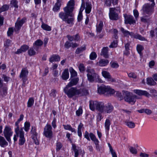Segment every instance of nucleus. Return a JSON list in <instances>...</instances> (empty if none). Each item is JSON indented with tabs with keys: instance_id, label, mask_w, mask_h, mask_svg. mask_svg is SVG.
I'll return each mask as SVG.
<instances>
[{
	"instance_id": "nucleus-28",
	"label": "nucleus",
	"mask_w": 157,
	"mask_h": 157,
	"mask_svg": "<svg viewBox=\"0 0 157 157\" xmlns=\"http://www.w3.org/2000/svg\"><path fill=\"white\" fill-rule=\"evenodd\" d=\"M98 102L97 101H91L90 102V109L92 110H94L95 108H96V104H97Z\"/></svg>"
},
{
	"instance_id": "nucleus-33",
	"label": "nucleus",
	"mask_w": 157,
	"mask_h": 157,
	"mask_svg": "<svg viewBox=\"0 0 157 157\" xmlns=\"http://www.w3.org/2000/svg\"><path fill=\"white\" fill-rule=\"evenodd\" d=\"M103 26V22L102 21H100L99 25L96 26V31L97 33H100L101 32Z\"/></svg>"
},
{
	"instance_id": "nucleus-24",
	"label": "nucleus",
	"mask_w": 157,
	"mask_h": 157,
	"mask_svg": "<svg viewBox=\"0 0 157 157\" xmlns=\"http://www.w3.org/2000/svg\"><path fill=\"white\" fill-rule=\"evenodd\" d=\"M63 79L67 80L69 77V73L68 69H65L63 72L61 76Z\"/></svg>"
},
{
	"instance_id": "nucleus-1",
	"label": "nucleus",
	"mask_w": 157,
	"mask_h": 157,
	"mask_svg": "<svg viewBox=\"0 0 157 157\" xmlns=\"http://www.w3.org/2000/svg\"><path fill=\"white\" fill-rule=\"evenodd\" d=\"M98 92L100 94H104L107 96L113 95L115 92L114 90L111 88L110 86L102 85L98 88Z\"/></svg>"
},
{
	"instance_id": "nucleus-43",
	"label": "nucleus",
	"mask_w": 157,
	"mask_h": 157,
	"mask_svg": "<svg viewBox=\"0 0 157 157\" xmlns=\"http://www.w3.org/2000/svg\"><path fill=\"white\" fill-rule=\"evenodd\" d=\"M89 136H90L91 140L93 141L94 143L99 141L96 138L95 135L92 133H90L89 134Z\"/></svg>"
},
{
	"instance_id": "nucleus-34",
	"label": "nucleus",
	"mask_w": 157,
	"mask_h": 157,
	"mask_svg": "<svg viewBox=\"0 0 157 157\" xmlns=\"http://www.w3.org/2000/svg\"><path fill=\"white\" fill-rule=\"evenodd\" d=\"M34 98H29L27 102V107H31L33 106L34 103Z\"/></svg>"
},
{
	"instance_id": "nucleus-32",
	"label": "nucleus",
	"mask_w": 157,
	"mask_h": 157,
	"mask_svg": "<svg viewBox=\"0 0 157 157\" xmlns=\"http://www.w3.org/2000/svg\"><path fill=\"white\" fill-rule=\"evenodd\" d=\"M86 49L85 45H83V46L81 47L78 48L75 51V53L76 54H78L85 50Z\"/></svg>"
},
{
	"instance_id": "nucleus-23",
	"label": "nucleus",
	"mask_w": 157,
	"mask_h": 157,
	"mask_svg": "<svg viewBox=\"0 0 157 157\" xmlns=\"http://www.w3.org/2000/svg\"><path fill=\"white\" fill-rule=\"evenodd\" d=\"M8 145V143L6 141L5 138L0 136V146L1 147H4Z\"/></svg>"
},
{
	"instance_id": "nucleus-21",
	"label": "nucleus",
	"mask_w": 157,
	"mask_h": 157,
	"mask_svg": "<svg viewBox=\"0 0 157 157\" xmlns=\"http://www.w3.org/2000/svg\"><path fill=\"white\" fill-rule=\"evenodd\" d=\"M109 48L107 47H103L101 52V55L103 56V57L106 58H108L109 57L108 54Z\"/></svg>"
},
{
	"instance_id": "nucleus-62",
	"label": "nucleus",
	"mask_w": 157,
	"mask_h": 157,
	"mask_svg": "<svg viewBox=\"0 0 157 157\" xmlns=\"http://www.w3.org/2000/svg\"><path fill=\"white\" fill-rule=\"evenodd\" d=\"M117 40L114 41L112 42L109 46V47L110 48H113L116 47L117 45Z\"/></svg>"
},
{
	"instance_id": "nucleus-39",
	"label": "nucleus",
	"mask_w": 157,
	"mask_h": 157,
	"mask_svg": "<svg viewBox=\"0 0 157 157\" xmlns=\"http://www.w3.org/2000/svg\"><path fill=\"white\" fill-rule=\"evenodd\" d=\"M69 71L71 73V78H73L77 76V73L76 72L72 67H70L69 68Z\"/></svg>"
},
{
	"instance_id": "nucleus-48",
	"label": "nucleus",
	"mask_w": 157,
	"mask_h": 157,
	"mask_svg": "<svg viewBox=\"0 0 157 157\" xmlns=\"http://www.w3.org/2000/svg\"><path fill=\"white\" fill-rule=\"evenodd\" d=\"M129 149L130 151L132 154H136L137 153V150L135 147L130 146L129 147Z\"/></svg>"
},
{
	"instance_id": "nucleus-30",
	"label": "nucleus",
	"mask_w": 157,
	"mask_h": 157,
	"mask_svg": "<svg viewBox=\"0 0 157 157\" xmlns=\"http://www.w3.org/2000/svg\"><path fill=\"white\" fill-rule=\"evenodd\" d=\"M7 88L6 87H3L0 90V94L2 96V97L5 96L7 94Z\"/></svg>"
},
{
	"instance_id": "nucleus-53",
	"label": "nucleus",
	"mask_w": 157,
	"mask_h": 157,
	"mask_svg": "<svg viewBox=\"0 0 157 157\" xmlns=\"http://www.w3.org/2000/svg\"><path fill=\"white\" fill-rule=\"evenodd\" d=\"M97 55L95 52H93L90 56V58L91 60H94L97 57Z\"/></svg>"
},
{
	"instance_id": "nucleus-51",
	"label": "nucleus",
	"mask_w": 157,
	"mask_h": 157,
	"mask_svg": "<svg viewBox=\"0 0 157 157\" xmlns=\"http://www.w3.org/2000/svg\"><path fill=\"white\" fill-rule=\"evenodd\" d=\"M135 39H138L142 41H145L147 40L145 37L137 33L136 34V36Z\"/></svg>"
},
{
	"instance_id": "nucleus-18",
	"label": "nucleus",
	"mask_w": 157,
	"mask_h": 157,
	"mask_svg": "<svg viewBox=\"0 0 157 157\" xmlns=\"http://www.w3.org/2000/svg\"><path fill=\"white\" fill-rule=\"evenodd\" d=\"M109 15L110 19L112 20H117L118 18V14L114 10H110Z\"/></svg>"
},
{
	"instance_id": "nucleus-37",
	"label": "nucleus",
	"mask_w": 157,
	"mask_h": 157,
	"mask_svg": "<svg viewBox=\"0 0 157 157\" xmlns=\"http://www.w3.org/2000/svg\"><path fill=\"white\" fill-rule=\"evenodd\" d=\"M41 27L44 30L47 31H50L51 30V27L44 23L42 24Z\"/></svg>"
},
{
	"instance_id": "nucleus-47",
	"label": "nucleus",
	"mask_w": 157,
	"mask_h": 157,
	"mask_svg": "<svg viewBox=\"0 0 157 157\" xmlns=\"http://www.w3.org/2000/svg\"><path fill=\"white\" fill-rule=\"evenodd\" d=\"M30 127V124L29 122H25L24 124V130L25 131L28 132Z\"/></svg>"
},
{
	"instance_id": "nucleus-45",
	"label": "nucleus",
	"mask_w": 157,
	"mask_h": 157,
	"mask_svg": "<svg viewBox=\"0 0 157 157\" xmlns=\"http://www.w3.org/2000/svg\"><path fill=\"white\" fill-rule=\"evenodd\" d=\"M44 133L45 136L47 138H51L52 137V131L44 132Z\"/></svg>"
},
{
	"instance_id": "nucleus-61",
	"label": "nucleus",
	"mask_w": 157,
	"mask_h": 157,
	"mask_svg": "<svg viewBox=\"0 0 157 157\" xmlns=\"http://www.w3.org/2000/svg\"><path fill=\"white\" fill-rule=\"evenodd\" d=\"M37 136H31L34 142L36 145H38L39 144V141L37 137Z\"/></svg>"
},
{
	"instance_id": "nucleus-9",
	"label": "nucleus",
	"mask_w": 157,
	"mask_h": 157,
	"mask_svg": "<svg viewBox=\"0 0 157 157\" xmlns=\"http://www.w3.org/2000/svg\"><path fill=\"white\" fill-rule=\"evenodd\" d=\"M71 10L70 13L69 15L67 16V17L66 18V20L64 21L68 24H71L73 25L74 24V14L72 13Z\"/></svg>"
},
{
	"instance_id": "nucleus-36",
	"label": "nucleus",
	"mask_w": 157,
	"mask_h": 157,
	"mask_svg": "<svg viewBox=\"0 0 157 157\" xmlns=\"http://www.w3.org/2000/svg\"><path fill=\"white\" fill-rule=\"evenodd\" d=\"M108 146L109 148L110 151L112 155V157H117L115 151L113 150L112 148V147L109 143L108 144Z\"/></svg>"
},
{
	"instance_id": "nucleus-35",
	"label": "nucleus",
	"mask_w": 157,
	"mask_h": 157,
	"mask_svg": "<svg viewBox=\"0 0 157 157\" xmlns=\"http://www.w3.org/2000/svg\"><path fill=\"white\" fill-rule=\"evenodd\" d=\"M115 93V96L118 98H120V100H123L124 98V95L123 94V95H122L121 93L119 91H115L114 94Z\"/></svg>"
},
{
	"instance_id": "nucleus-60",
	"label": "nucleus",
	"mask_w": 157,
	"mask_h": 157,
	"mask_svg": "<svg viewBox=\"0 0 157 157\" xmlns=\"http://www.w3.org/2000/svg\"><path fill=\"white\" fill-rule=\"evenodd\" d=\"M56 90H55L52 89L51 90L50 96L53 98H55L56 97Z\"/></svg>"
},
{
	"instance_id": "nucleus-64",
	"label": "nucleus",
	"mask_w": 157,
	"mask_h": 157,
	"mask_svg": "<svg viewBox=\"0 0 157 157\" xmlns=\"http://www.w3.org/2000/svg\"><path fill=\"white\" fill-rule=\"evenodd\" d=\"M13 32V30L12 28H10L7 31V34L8 36H10L12 35Z\"/></svg>"
},
{
	"instance_id": "nucleus-38",
	"label": "nucleus",
	"mask_w": 157,
	"mask_h": 157,
	"mask_svg": "<svg viewBox=\"0 0 157 157\" xmlns=\"http://www.w3.org/2000/svg\"><path fill=\"white\" fill-rule=\"evenodd\" d=\"M28 55L30 56H32L36 54V52L33 47L31 48L28 51Z\"/></svg>"
},
{
	"instance_id": "nucleus-22",
	"label": "nucleus",
	"mask_w": 157,
	"mask_h": 157,
	"mask_svg": "<svg viewBox=\"0 0 157 157\" xmlns=\"http://www.w3.org/2000/svg\"><path fill=\"white\" fill-rule=\"evenodd\" d=\"M60 59V57L58 55H53L49 58V61L51 63L54 62H58Z\"/></svg>"
},
{
	"instance_id": "nucleus-42",
	"label": "nucleus",
	"mask_w": 157,
	"mask_h": 157,
	"mask_svg": "<svg viewBox=\"0 0 157 157\" xmlns=\"http://www.w3.org/2000/svg\"><path fill=\"white\" fill-rule=\"evenodd\" d=\"M31 133L32 134V136H37L38 134L36 132V128L34 126H32L31 130Z\"/></svg>"
},
{
	"instance_id": "nucleus-58",
	"label": "nucleus",
	"mask_w": 157,
	"mask_h": 157,
	"mask_svg": "<svg viewBox=\"0 0 157 157\" xmlns=\"http://www.w3.org/2000/svg\"><path fill=\"white\" fill-rule=\"evenodd\" d=\"M17 2L16 0H12L11 1V4L13 6L16 8H17L18 7L17 4Z\"/></svg>"
},
{
	"instance_id": "nucleus-59",
	"label": "nucleus",
	"mask_w": 157,
	"mask_h": 157,
	"mask_svg": "<svg viewBox=\"0 0 157 157\" xmlns=\"http://www.w3.org/2000/svg\"><path fill=\"white\" fill-rule=\"evenodd\" d=\"M82 113V110L81 107H80L77 110L76 112V115L78 116H80Z\"/></svg>"
},
{
	"instance_id": "nucleus-14",
	"label": "nucleus",
	"mask_w": 157,
	"mask_h": 157,
	"mask_svg": "<svg viewBox=\"0 0 157 157\" xmlns=\"http://www.w3.org/2000/svg\"><path fill=\"white\" fill-rule=\"evenodd\" d=\"M109 60L105 59H101L96 64L100 67H105L108 65Z\"/></svg>"
},
{
	"instance_id": "nucleus-46",
	"label": "nucleus",
	"mask_w": 157,
	"mask_h": 157,
	"mask_svg": "<svg viewBox=\"0 0 157 157\" xmlns=\"http://www.w3.org/2000/svg\"><path fill=\"white\" fill-rule=\"evenodd\" d=\"M102 74L103 76L106 79L110 75L109 72L105 71H102Z\"/></svg>"
},
{
	"instance_id": "nucleus-25",
	"label": "nucleus",
	"mask_w": 157,
	"mask_h": 157,
	"mask_svg": "<svg viewBox=\"0 0 157 157\" xmlns=\"http://www.w3.org/2000/svg\"><path fill=\"white\" fill-rule=\"evenodd\" d=\"M72 150H73L75 153V157H78L79 155L78 147H77L76 145L74 144H72Z\"/></svg>"
},
{
	"instance_id": "nucleus-57",
	"label": "nucleus",
	"mask_w": 157,
	"mask_h": 157,
	"mask_svg": "<svg viewBox=\"0 0 157 157\" xmlns=\"http://www.w3.org/2000/svg\"><path fill=\"white\" fill-rule=\"evenodd\" d=\"M83 10H79V14L78 16V22L80 21L82 18V11Z\"/></svg>"
},
{
	"instance_id": "nucleus-26",
	"label": "nucleus",
	"mask_w": 157,
	"mask_h": 157,
	"mask_svg": "<svg viewBox=\"0 0 157 157\" xmlns=\"http://www.w3.org/2000/svg\"><path fill=\"white\" fill-rule=\"evenodd\" d=\"M19 140L18 144L20 145H23L25 141V139L24 137V135L23 133L20 134L19 135Z\"/></svg>"
},
{
	"instance_id": "nucleus-41",
	"label": "nucleus",
	"mask_w": 157,
	"mask_h": 157,
	"mask_svg": "<svg viewBox=\"0 0 157 157\" xmlns=\"http://www.w3.org/2000/svg\"><path fill=\"white\" fill-rule=\"evenodd\" d=\"M150 34L152 37L156 36L157 38V28L153 30H151L150 32Z\"/></svg>"
},
{
	"instance_id": "nucleus-2",
	"label": "nucleus",
	"mask_w": 157,
	"mask_h": 157,
	"mask_svg": "<svg viewBox=\"0 0 157 157\" xmlns=\"http://www.w3.org/2000/svg\"><path fill=\"white\" fill-rule=\"evenodd\" d=\"M122 94L124 95V100L125 101L132 104H134L136 101V99H139V98L136 95H133L131 93L123 91Z\"/></svg>"
},
{
	"instance_id": "nucleus-19",
	"label": "nucleus",
	"mask_w": 157,
	"mask_h": 157,
	"mask_svg": "<svg viewBox=\"0 0 157 157\" xmlns=\"http://www.w3.org/2000/svg\"><path fill=\"white\" fill-rule=\"evenodd\" d=\"M155 3H152L151 4L147 3L145 4L143 7V10H152L154 9L155 6Z\"/></svg>"
},
{
	"instance_id": "nucleus-20",
	"label": "nucleus",
	"mask_w": 157,
	"mask_h": 157,
	"mask_svg": "<svg viewBox=\"0 0 157 157\" xmlns=\"http://www.w3.org/2000/svg\"><path fill=\"white\" fill-rule=\"evenodd\" d=\"M79 80L78 78H74L71 79L70 82L66 86L67 87H70L76 85Z\"/></svg>"
},
{
	"instance_id": "nucleus-44",
	"label": "nucleus",
	"mask_w": 157,
	"mask_h": 157,
	"mask_svg": "<svg viewBox=\"0 0 157 157\" xmlns=\"http://www.w3.org/2000/svg\"><path fill=\"white\" fill-rule=\"evenodd\" d=\"M136 49L138 53L140 55H141V52L144 50V48L142 45L140 44H138L136 46Z\"/></svg>"
},
{
	"instance_id": "nucleus-17",
	"label": "nucleus",
	"mask_w": 157,
	"mask_h": 157,
	"mask_svg": "<svg viewBox=\"0 0 157 157\" xmlns=\"http://www.w3.org/2000/svg\"><path fill=\"white\" fill-rule=\"evenodd\" d=\"M96 104V109L101 113H103L105 106L104 103L102 102H98Z\"/></svg>"
},
{
	"instance_id": "nucleus-6",
	"label": "nucleus",
	"mask_w": 157,
	"mask_h": 157,
	"mask_svg": "<svg viewBox=\"0 0 157 157\" xmlns=\"http://www.w3.org/2000/svg\"><path fill=\"white\" fill-rule=\"evenodd\" d=\"M28 73L29 71L27 68H24L22 69L19 76V77L20 78H21L23 81V83L22 85L25 84V82L28 79L27 76Z\"/></svg>"
},
{
	"instance_id": "nucleus-54",
	"label": "nucleus",
	"mask_w": 157,
	"mask_h": 157,
	"mask_svg": "<svg viewBox=\"0 0 157 157\" xmlns=\"http://www.w3.org/2000/svg\"><path fill=\"white\" fill-rule=\"evenodd\" d=\"M43 44V41L40 40H37L35 41V42L33 44H35L36 45L39 46L40 47Z\"/></svg>"
},
{
	"instance_id": "nucleus-27",
	"label": "nucleus",
	"mask_w": 157,
	"mask_h": 157,
	"mask_svg": "<svg viewBox=\"0 0 157 157\" xmlns=\"http://www.w3.org/2000/svg\"><path fill=\"white\" fill-rule=\"evenodd\" d=\"M110 124L111 123L110 120L109 119H106L105 123V127L106 132L108 133L109 129Z\"/></svg>"
},
{
	"instance_id": "nucleus-55",
	"label": "nucleus",
	"mask_w": 157,
	"mask_h": 157,
	"mask_svg": "<svg viewBox=\"0 0 157 157\" xmlns=\"http://www.w3.org/2000/svg\"><path fill=\"white\" fill-rule=\"evenodd\" d=\"M62 144L60 142H57L56 144V150L59 151L62 147Z\"/></svg>"
},
{
	"instance_id": "nucleus-52",
	"label": "nucleus",
	"mask_w": 157,
	"mask_h": 157,
	"mask_svg": "<svg viewBox=\"0 0 157 157\" xmlns=\"http://www.w3.org/2000/svg\"><path fill=\"white\" fill-rule=\"evenodd\" d=\"M52 127L50 125L47 124L44 129V132L52 131Z\"/></svg>"
},
{
	"instance_id": "nucleus-5",
	"label": "nucleus",
	"mask_w": 157,
	"mask_h": 157,
	"mask_svg": "<svg viewBox=\"0 0 157 157\" xmlns=\"http://www.w3.org/2000/svg\"><path fill=\"white\" fill-rule=\"evenodd\" d=\"M13 133L12 129L10 127L5 126L3 131L4 136L9 143H11L10 137L12 135Z\"/></svg>"
},
{
	"instance_id": "nucleus-12",
	"label": "nucleus",
	"mask_w": 157,
	"mask_h": 157,
	"mask_svg": "<svg viewBox=\"0 0 157 157\" xmlns=\"http://www.w3.org/2000/svg\"><path fill=\"white\" fill-rule=\"evenodd\" d=\"M71 10H64V12H61L59 14V17L63 21L66 20L67 16L69 15L70 13Z\"/></svg>"
},
{
	"instance_id": "nucleus-40",
	"label": "nucleus",
	"mask_w": 157,
	"mask_h": 157,
	"mask_svg": "<svg viewBox=\"0 0 157 157\" xmlns=\"http://www.w3.org/2000/svg\"><path fill=\"white\" fill-rule=\"evenodd\" d=\"M86 71L88 72V74L93 75V76L96 77L97 75H98L94 71L93 69H91V68H88L87 69Z\"/></svg>"
},
{
	"instance_id": "nucleus-63",
	"label": "nucleus",
	"mask_w": 157,
	"mask_h": 157,
	"mask_svg": "<svg viewBox=\"0 0 157 157\" xmlns=\"http://www.w3.org/2000/svg\"><path fill=\"white\" fill-rule=\"evenodd\" d=\"M111 66L113 68H117L118 67L119 65L117 63L115 62H111L110 63Z\"/></svg>"
},
{
	"instance_id": "nucleus-7",
	"label": "nucleus",
	"mask_w": 157,
	"mask_h": 157,
	"mask_svg": "<svg viewBox=\"0 0 157 157\" xmlns=\"http://www.w3.org/2000/svg\"><path fill=\"white\" fill-rule=\"evenodd\" d=\"M124 18L125 24L131 25L136 23V21L134 19L133 16L126 14H124Z\"/></svg>"
},
{
	"instance_id": "nucleus-16",
	"label": "nucleus",
	"mask_w": 157,
	"mask_h": 157,
	"mask_svg": "<svg viewBox=\"0 0 157 157\" xmlns=\"http://www.w3.org/2000/svg\"><path fill=\"white\" fill-rule=\"evenodd\" d=\"M113 110V106L110 103H108L105 106L104 112L107 113H111Z\"/></svg>"
},
{
	"instance_id": "nucleus-31",
	"label": "nucleus",
	"mask_w": 157,
	"mask_h": 157,
	"mask_svg": "<svg viewBox=\"0 0 157 157\" xmlns=\"http://www.w3.org/2000/svg\"><path fill=\"white\" fill-rule=\"evenodd\" d=\"M147 84L150 85H154L156 84V82L154 81L153 78H147Z\"/></svg>"
},
{
	"instance_id": "nucleus-15",
	"label": "nucleus",
	"mask_w": 157,
	"mask_h": 157,
	"mask_svg": "<svg viewBox=\"0 0 157 157\" xmlns=\"http://www.w3.org/2000/svg\"><path fill=\"white\" fill-rule=\"evenodd\" d=\"M29 47L27 45L24 44L21 46L20 48L17 50V51L15 52V54H19L23 52H25L28 49Z\"/></svg>"
},
{
	"instance_id": "nucleus-49",
	"label": "nucleus",
	"mask_w": 157,
	"mask_h": 157,
	"mask_svg": "<svg viewBox=\"0 0 157 157\" xmlns=\"http://www.w3.org/2000/svg\"><path fill=\"white\" fill-rule=\"evenodd\" d=\"M126 123V125L129 128H133L135 127L134 123L132 121L127 122Z\"/></svg>"
},
{
	"instance_id": "nucleus-11",
	"label": "nucleus",
	"mask_w": 157,
	"mask_h": 157,
	"mask_svg": "<svg viewBox=\"0 0 157 157\" xmlns=\"http://www.w3.org/2000/svg\"><path fill=\"white\" fill-rule=\"evenodd\" d=\"M75 5V1L74 0H70L67 3V6L63 8V10H73Z\"/></svg>"
},
{
	"instance_id": "nucleus-8",
	"label": "nucleus",
	"mask_w": 157,
	"mask_h": 157,
	"mask_svg": "<svg viewBox=\"0 0 157 157\" xmlns=\"http://www.w3.org/2000/svg\"><path fill=\"white\" fill-rule=\"evenodd\" d=\"M82 0V4L80 10H91L92 6L91 2H86L85 3L84 0Z\"/></svg>"
},
{
	"instance_id": "nucleus-50",
	"label": "nucleus",
	"mask_w": 157,
	"mask_h": 157,
	"mask_svg": "<svg viewBox=\"0 0 157 157\" xmlns=\"http://www.w3.org/2000/svg\"><path fill=\"white\" fill-rule=\"evenodd\" d=\"M121 31L125 36H129V32L128 31L125 30L123 28H121Z\"/></svg>"
},
{
	"instance_id": "nucleus-56",
	"label": "nucleus",
	"mask_w": 157,
	"mask_h": 157,
	"mask_svg": "<svg viewBox=\"0 0 157 157\" xmlns=\"http://www.w3.org/2000/svg\"><path fill=\"white\" fill-rule=\"evenodd\" d=\"M88 79L90 82H93L94 81V76L93 75H90L89 74H87Z\"/></svg>"
},
{
	"instance_id": "nucleus-10",
	"label": "nucleus",
	"mask_w": 157,
	"mask_h": 157,
	"mask_svg": "<svg viewBox=\"0 0 157 157\" xmlns=\"http://www.w3.org/2000/svg\"><path fill=\"white\" fill-rule=\"evenodd\" d=\"M20 18H18L17 22L15 23V27L17 30H19L22 26V25L26 21V20L25 17L23 18L21 20H19Z\"/></svg>"
},
{
	"instance_id": "nucleus-13",
	"label": "nucleus",
	"mask_w": 157,
	"mask_h": 157,
	"mask_svg": "<svg viewBox=\"0 0 157 157\" xmlns=\"http://www.w3.org/2000/svg\"><path fill=\"white\" fill-rule=\"evenodd\" d=\"M134 92L139 96L144 95L146 97H148L150 95L147 91L142 90H135Z\"/></svg>"
},
{
	"instance_id": "nucleus-29",
	"label": "nucleus",
	"mask_w": 157,
	"mask_h": 157,
	"mask_svg": "<svg viewBox=\"0 0 157 157\" xmlns=\"http://www.w3.org/2000/svg\"><path fill=\"white\" fill-rule=\"evenodd\" d=\"M61 0H57V2L55 4L53 8V10H59L60 9L61 6Z\"/></svg>"
},
{
	"instance_id": "nucleus-3",
	"label": "nucleus",
	"mask_w": 157,
	"mask_h": 157,
	"mask_svg": "<svg viewBox=\"0 0 157 157\" xmlns=\"http://www.w3.org/2000/svg\"><path fill=\"white\" fill-rule=\"evenodd\" d=\"M68 88H66V86L64 89V91L69 98H72L76 95H81L82 92L83 91L82 89L77 90L76 88L74 87H71L68 90Z\"/></svg>"
},
{
	"instance_id": "nucleus-4",
	"label": "nucleus",
	"mask_w": 157,
	"mask_h": 157,
	"mask_svg": "<svg viewBox=\"0 0 157 157\" xmlns=\"http://www.w3.org/2000/svg\"><path fill=\"white\" fill-rule=\"evenodd\" d=\"M153 13V10H143L144 16L140 17L141 21L144 23L149 24L150 22V20L148 17Z\"/></svg>"
}]
</instances>
